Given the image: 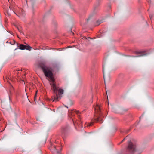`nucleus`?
Here are the masks:
<instances>
[{
    "mask_svg": "<svg viewBox=\"0 0 154 154\" xmlns=\"http://www.w3.org/2000/svg\"><path fill=\"white\" fill-rule=\"evenodd\" d=\"M50 85L51 89L52 90L53 93L56 94L54 97L51 98V100H53V101H58L59 97L58 95L60 96L62 95L64 93V91L61 88H60L58 85L56 84L55 82L50 83Z\"/></svg>",
    "mask_w": 154,
    "mask_h": 154,
    "instance_id": "obj_1",
    "label": "nucleus"
},
{
    "mask_svg": "<svg viewBox=\"0 0 154 154\" xmlns=\"http://www.w3.org/2000/svg\"><path fill=\"white\" fill-rule=\"evenodd\" d=\"M39 66L41 68L45 76L50 79L51 81L50 83L55 82V79L53 76L52 71L44 63H40Z\"/></svg>",
    "mask_w": 154,
    "mask_h": 154,
    "instance_id": "obj_2",
    "label": "nucleus"
},
{
    "mask_svg": "<svg viewBox=\"0 0 154 154\" xmlns=\"http://www.w3.org/2000/svg\"><path fill=\"white\" fill-rule=\"evenodd\" d=\"M94 120L95 122H99L100 123L103 122V119L104 116L102 113L100 106L97 105L94 107Z\"/></svg>",
    "mask_w": 154,
    "mask_h": 154,
    "instance_id": "obj_3",
    "label": "nucleus"
},
{
    "mask_svg": "<svg viewBox=\"0 0 154 154\" xmlns=\"http://www.w3.org/2000/svg\"><path fill=\"white\" fill-rule=\"evenodd\" d=\"M127 154H137L138 152L137 151L136 145L130 141H128V145L126 149Z\"/></svg>",
    "mask_w": 154,
    "mask_h": 154,
    "instance_id": "obj_4",
    "label": "nucleus"
},
{
    "mask_svg": "<svg viewBox=\"0 0 154 154\" xmlns=\"http://www.w3.org/2000/svg\"><path fill=\"white\" fill-rule=\"evenodd\" d=\"M60 146H57L52 144L51 143H50V146L49 147V149L50 150L53 154H60L59 149Z\"/></svg>",
    "mask_w": 154,
    "mask_h": 154,
    "instance_id": "obj_5",
    "label": "nucleus"
},
{
    "mask_svg": "<svg viewBox=\"0 0 154 154\" xmlns=\"http://www.w3.org/2000/svg\"><path fill=\"white\" fill-rule=\"evenodd\" d=\"M9 8L11 9L19 17L24 15L23 10L22 9L16 7H14L13 8L11 6H9Z\"/></svg>",
    "mask_w": 154,
    "mask_h": 154,
    "instance_id": "obj_6",
    "label": "nucleus"
},
{
    "mask_svg": "<svg viewBox=\"0 0 154 154\" xmlns=\"http://www.w3.org/2000/svg\"><path fill=\"white\" fill-rule=\"evenodd\" d=\"M69 127L68 125H66L63 126L61 128V134L62 136H64L68 132Z\"/></svg>",
    "mask_w": 154,
    "mask_h": 154,
    "instance_id": "obj_7",
    "label": "nucleus"
},
{
    "mask_svg": "<svg viewBox=\"0 0 154 154\" xmlns=\"http://www.w3.org/2000/svg\"><path fill=\"white\" fill-rule=\"evenodd\" d=\"M18 46L19 47V49L21 50L26 49L30 51L32 49V48L28 45H26L23 44H20Z\"/></svg>",
    "mask_w": 154,
    "mask_h": 154,
    "instance_id": "obj_8",
    "label": "nucleus"
},
{
    "mask_svg": "<svg viewBox=\"0 0 154 154\" xmlns=\"http://www.w3.org/2000/svg\"><path fill=\"white\" fill-rule=\"evenodd\" d=\"M136 54H139V55L138 56H136L135 57H140L141 56H143L146 54L145 53V52H143V51H140L139 52H136Z\"/></svg>",
    "mask_w": 154,
    "mask_h": 154,
    "instance_id": "obj_9",
    "label": "nucleus"
},
{
    "mask_svg": "<svg viewBox=\"0 0 154 154\" xmlns=\"http://www.w3.org/2000/svg\"><path fill=\"white\" fill-rule=\"evenodd\" d=\"M102 22H103V21L102 20H97L95 23V26H98Z\"/></svg>",
    "mask_w": 154,
    "mask_h": 154,
    "instance_id": "obj_10",
    "label": "nucleus"
},
{
    "mask_svg": "<svg viewBox=\"0 0 154 154\" xmlns=\"http://www.w3.org/2000/svg\"><path fill=\"white\" fill-rule=\"evenodd\" d=\"M15 41L14 40H13L12 41L9 42V43L12 45H14L15 44Z\"/></svg>",
    "mask_w": 154,
    "mask_h": 154,
    "instance_id": "obj_11",
    "label": "nucleus"
},
{
    "mask_svg": "<svg viewBox=\"0 0 154 154\" xmlns=\"http://www.w3.org/2000/svg\"><path fill=\"white\" fill-rule=\"evenodd\" d=\"M37 91H36V92L35 93V94L34 97V101L35 102L36 101V97H37Z\"/></svg>",
    "mask_w": 154,
    "mask_h": 154,
    "instance_id": "obj_12",
    "label": "nucleus"
},
{
    "mask_svg": "<svg viewBox=\"0 0 154 154\" xmlns=\"http://www.w3.org/2000/svg\"><path fill=\"white\" fill-rule=\"evenodd\" d=\"M103 77L104 78V83H105V78H104V67L103 66Z\"/></svg>",
    "mask_w": 154,
    "mask_h": 154,
    "instance_id": "obj_13",
    "label": "nucleus"
},
{
    "mask_svg": "<svg viewBox=\"0 0 154 154\" xmlns=\"http://www.w3.org/2000/svg\"><path fill=\"white\" fill-rule=\"evenodd\" d=\"M75 113L77 114H81L82 112H80L79 111H77L76 110L75 112Z\"/></svg>",
    "mask_w": 154,
    "mask_h": 154,
    "instance_id": "obj_14",
    "label": "nucleus"
},
{
    "mask_svg": "<svg viewBox=\"0 0 154 154\" xmlns=\"http://www.w3.org/2000/svg\"><path fill=\"white\" fill-rule=\"evenodd\" d=\"M81 37L82 38V39L84 38V39H87L86 37H85V36H81Z\"/></svg>",
    "mask_w": 154,
    "mask_h": 154,
    "instance_id": "obj_15",
    "label": "nucleus"
},
{
    "mask_svg": "<svg viewBox=\"0 0 154 154\" xmlns=\"http://www.w3.org/2000/svg\"><path fill=\"white\" fill-rule=\"evenodd\" d=\"M126 138V137H125V138H124V139H123V140L121 141V143H122L124 141V140H125Z\"/></svg>",
    "mask_w": 154,
    "mask_h": 154,
    "instance_id": "obj_16",
    "label": "nucleus"
},
{
    "mask_svg": "<svg viewBox=\"0 0 154 154\" xmlns=\"http://www.w3.org/2000/svg\"><path fill=\"white\" fill-rule=\"evenodd\" d=\"M149 17H150V18L151 19L152 18V15H149Z\"/></svg>",
    "mask_w": 154,
    "mask_h": 154,
    "instance_id": "obj_17",
    "label": "nucleus"
},
{
    "mask_svg": "<svg viewBox=\"0 0 154 154\" xmlns=\"http://www.w3.org/2000/svg\"><path fill=\"white\" fill-rule=\"evenodd\" d=\"M78 116L79 118H81L80 116L79 115H78Z\"/></svg>",
    "mask_w": 154,
    "mask_h": 154,
    "instance_id": "obj_18",
    "label": "nucleus"
},
{
    "mask_svg": "<svg viewBox=\"0 0 154 154\" xmlns=\"http://www.w3.org/2000/svg\"><path fill=\"white\" fill-rule=\"evenodd\" d=\"M143 115H142V116L140 117V118L141 117H143Z\"/></svg>",
    "mask_w": 154,
    "mask_h": 154,
    "instance_id": "obj_19",
    "label": "nucleus"
},
{
    "mask_svg": "<svg viewBox=\"0 0 154 154\" xmlns=\"http://www.w3.org/2000/svg\"><path fill=\"white\" fill-rule=\"evenodd\" d=\"M89 125V126H91V124H89V125Z\"/></svg>",
    "mask_w": 154,
    "mask_h": 154,
    "instance_id": "obj_20",
    "label": "nucleus"
},
{
    "mask_svg": "<svg viewBox=\"0 0 154 154\" xmlns=\"http://www.w3.org/2000/svg\"><path fill=\"white\" fill-rule=\"evenodd\" d=\"M89 18H90V17H89V18L87 20H89Z\"/></svg>",
    "mask_w": 154,
    "mask_h": 154,
    "instance_id": "obj_21",
    "label": "nucleus"
},
{
    "mask_svg": "<svg viewBox=\"0 0 154 154\" xmlns=\"http://www.w3.org/2000/svg\"><path fill=\"white\" fill-rule=\"evenodd\" d=\"M89 38L90 39H91V38L89 37Z\"/></svg>",
    "mask_w": 154,
    "mask_h": 154,
    "instance_id": "obj_22",
    "label": "nucleus"
},
{
    "mask_svg": "<svg viewBox=\"0 0 154 154\" xmlns=\"http://www.w3.org/2000/svg\"><path fill=\"white\" fill-rule=\"evenodd\" d=\"M7 42H8V41H7Z\"/></svg>",
    "mask_w": 154,
    "mask_h": 154,
    "instance_id": "obj_23",
    "label": "nucleus"
}]
</instances>
